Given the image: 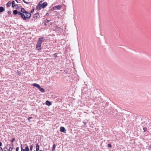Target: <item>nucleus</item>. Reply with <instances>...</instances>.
<instances>
[{
	"label": "nucleus",
	"instance_id": "nucleus-15",
	"mask_svg": "<svg viewBox=\"0 0 151 151\" xmlns=\"http://www.w3.org/2000/svg\"><path fill=\"white\" fill-rule=\"evenodd\" d=\"M13 13L14 15H16L18 14V12L17 10H14L13 11Z\"/></svg>",
	"mask_w": 151,
	"mask_h": 151
},
{
	"label": "nucleus",
	"instance_id": "nucleus-36",
	"mask_svg": "<svg viewBox=\"0 0 151 151\" xmlns=\"http://www.w3.org/2000/svg\"><path fill=\"white\" fill-rule=\"evenodd\" d=\"M2 145V143L1 142H0V147Z\"/></svg>",
	"mask_w": 151,
	"mask_h": 151
},
{
	"label": "nucleus",
	"instance_id": "nucleus-10",
	"mask_svg": "<svg viewBox=\"0 0 151 151\" xmlns=\"http://www.w3.org/2000/svg\"><path fill=\"white\" fill-rule=\"evenodd\" d=\"M21 12L24 13L25 14L26 13H27V12L26 11L24 8H22L21 9Z\"/></svg>",
	"mask_w": 151,
	"mask_h": 151
},
{
	"label": "nucleus",
	"instance_id": "nucleus-23",
	"mask_svg": "<svg viewBox=\"0 0 151 151\" xmlns=\"http://www.w3.org/2000/svg\"><path fill=\"white\" fill-rule=\"evenodd\" d=\"M22 0L23 1V2L25 4H29L30 3V2H26L24 0Z\"/></svg>",
	"mask_w": 151,
	"mask_h": 151
},
{
	"label": "nucleus",
	"instance_id": "nucleus-30",
	"mask_svg": "<svg viewBox=\"0 0 151 151\" xmlns=\"http://www.w3.org/2000/svg\"><path fill=\"white\" fill-rule=\"evenodd\" d=\"M19 150V147H18L16 148V151H18Z\"/></svg>",
	"mask_w": 151,
	"mask_h": 151
},
{
	"label": "nucleus",
	"instance_id": "nucleus-24",
	"mask_svg": "<svg viewBox=\"0 0 151 151\" xmlns=\"http://www.w3.org/2000/svg\"><path fill=\"white\" fill-rule=\"evenodd\" d=\"M143 129L144 130V132H145L146 131V130H147V128L144 127L143 128Z\"/></svg>",
	"mask_w": 151,
	"mask_h": 151
},
{
	"label": "nucleus",
	"instance_id": "nucleus-41",
	"mask_svg": "<svg viewBox=\"0 0 151 151\" xmlns=\"http://www.w3.org/2000/svg\"><path fill=\"white\" fill-rule=\"evenodd\" d=\"M16 1H17V2H18L17 1V0H16Z\"/></svg>",
	"mask_w": 151,
	"mask_h": 151
},
{
	"label": "nucleus",
	"instance_id": "nucleus-37",
	"mask_svg": "<svg viewBox=\"0 0 151 151\" xmlns=\"http://www.w3.org/2000/svg\"><path fill=\"white\" fill-rule=\"evenodd\" d=\"M83 123H84V124L85 125H86V123L85 122H83Z\"/></svg>",
	"mask_w": 151,
	"mask_h": 151
},
{
	"label": "nucleus",
	"instance_id": "nucleus-20",
	"mask_svg": "<svg viewBox=\"0 0 151 151\" xmlns=\"http://www.w3.org/2000/svg\"><path fill=\"white\" fill-rule=\"evenodd\" d=\"M33 146L32 145H31L30 146V150L31 151H32Z\"/></svg>",
	"mask_w": 151,
	"mask_h": 151
},
{
	"label": "nucleus",
	"instance_id": "nucleus-27",
	"mask_svg": "<svg viewBox=\"0 0 151 151\" xmlns=\"http://www.w3.org/2000/svg\"><path fill=\"white\" fill-rule=\"evenodd\" d=\"M22 13H21V12H18V13L17 14H18L19 15H20Z\"/></svg>",
	"mask_w": 151,
	"mask_h": 151
},
{
	"label": "nucleus",
	"instance_id": "nucleus-8",
	"mask_svg": "<svg viewBox=\"0 0 151 151\" xmlns=\"http://www.w3.org/2000/svg\"><path fill=\"white\" fill-rule=\"evenodd\" d=\"M20 16L24 20H26V18L25 14H24L23 13H22Z\"/></svg>",
	"mask_w": 151,
	"mask_h": 151
},
{
	"label": "nucleus",
	"instance_id": "nucleus-2",
	"mask_svg": "<svg viewBox=\"0 0 151 151\" xmlns=\"http://www.w3.org/2000/svg\"><path fill=\"white\" fill-rule=\"evenodd\" d=\"M33 86L34 87H37L38 88L40 91L42 92L43 93L45 92L44 89L40 87V85L39 84H37L36 83H34L33 84Z\"/></svg>",
	"mask_w": 151,
	"mask_h": 151
},
{
	"label": "nucleus",
	"instance_id": "nucleus-4",
	"mask_svg": "<svg viewBox=\"0 0 151 151\" xmlns=\"http://www.w3.org/2000/svg\"><path fill=\"white\" fill-rule=\"evenodd\" d=\"M25 15V16H26V19H29L31 16V13L29 12H27V13H26Z\"/></svg>",
	"mask_w": 151,
	"mask_h": 151
},
{
	"label": "nucleus",
	"instance_id": "nucleus-28",
	"mask_svg": "<svg viewBox=\"0 0 151 151\" xmlns=\"http://www.w3.org/2000/svg\"><path fill=\"white\" fill-rule=\"evenodd\" d=\"M108 145V147H111V146H112L111 145V144H109Z\"/></svg>",
	"mask_w": 151,
	"mask_h": 151
},
{
	"label": "nucleus",
	"instance_id": "nucleus-7",
	"mask_svg": "<svg viewBox=\"0 0 151 151\" xmlns=\"http://www.w3.org/2000/svg\"><path fill=\"white\" fill-rule=\"evenodd\" d=\"M60 131L61 132H63L64 133H65L66 132V130L65 129V128L63 127H61L60 128Z\"/></svg>",
	"mask_w": 151,
	"mask_h": 151
},
{
	"label": "nucleus",
	"instance_id": "nucleus-19",
	"mask_svg": "<svg viewBox=\"0 0 151 151\" xmlns=\"http://www.w3.org/2000/svg\"><path fill=\"white\" fill-rule=\"evenodd\" d=\"M25 151H29V149L28 146H27L25 147Z\"/></svg>",
	"mask_w": 151,
	"mask_h": 151
},
{
	"label": "nucleus",
	"instance_id": "nucleus-33",
	"mask_svg": "<svg viewBox=\"0 0 151 151\" xmlns=\"http://www.w3.org/2000/svg\"><path fill=\"white\" fill-rule=\"evenodd\" d=\"M3 149L1 147H0V151H3Z\"/></svg>",
	"mask_w": 151,
	"mask_h": 151
},
{
	"label": "nucleus",
	"instance_id": "nucleus-9",
	"mask_svg": "<svg viewBox=\"0 0 151 151\" xmlns=\"http://www.w3.org/2000/svg\"><path fill=\"white\" fill-rule=\"evenodd\" d=\"M38 15V14H35L33 17V20H35L37 19Z\"/></svg>",
	"mask_w": 151,
	"mask_h": 151
},
{
	"label": "nucleus",
	"instance_id": "nucleus-22",
	"mask_svg": "<svg viewBox=\"0 0 151 151\" xmlns=\"http://www.w3.org/2000/svg\"><path fill=\"white\" fill-rule=\"evenodd\" d=\"M14 140H15V139L13 138L11 140L10 142L11 143H13Z\"/></svg>",
	"mask_w": 151,
	"mask_h": 151
},
{
	"label": "nucleus",
	"instance_id": "nucleus-35",
	"mask_svg": "<svg viewBox=\"0 0 151 151\" xmlns=\"http://www.w3.org/2000/svg\"><path fill=\"white\" fill-rule=\"evenodd\" d=\"M13 147H14L13 145V144H12V145L11 146V147L13 148Z\"/></svg>",
	"mask_w": 151,
	"mask_h": 151
},
{
	"label": "nucleus",
	"instance_id": "nucleus-26",
	"mask_svg": "<svg viewBox=\"0 0 151 151\" xmlns=\"http://www.w3.org/2000/svg\"><path fill=\"white\" fill-rule=\"evenodd\" d=\"M32 117H29L28 119V120L29 121V122H30V120L31 119H32Z\"/></svg>",
	"mask_w": 151,
	"mask_h": 151
},
{
	"label": "nucleus",
	"instance_id": "nucleus-25",
	"mask_svg": "<svg viewBox=\"0 0 151 151\" xmlns=\"http://www.w3.org/2000/svg\"><path fill=\"white\" fill-rule=\"evenodd\" d=\"M13 149V148L11 147H10L9 148V151H12Z\"/></svg>",
	"mask_w": 151,
	"mask_h": 151
},
{
	"label": "nucleus",
	"instance_id": "nucleus-14",
	"mask_svg": "<svg viewBox=\"0 0 151 151\" xmlns=\"http://www.w3.org/2000/svg\"><path fill=\"white\" fill-rule=\"evenodd\" d=\"M39 145L38 143L36 144V151H38L39 150Z\"/></svg>",
	"mask_w": 151,
	"mask_h": 151
},
{
	"label": "nucleus",
	"instance_id": "nucleus-13",
	"mask_svg": "<svg viewBox=\"0 0 151 151\" xmlns=\"http://www.w3.org/2000/svg\"><path fill=\"white\" fill-rule=\"evenodd\" d=\"M15 2L14 1H12V7H15V6H17V4H15Z\"/></svg>",
	"mask_w": 151,
	"mask_h": 151
},
{
	"label": "nucleus",
	"instance_id": "nucleus-34",
	"mask_svg": "<svg viewBox=\"0 0 151 151\" xmlns=\"http://www.w3.org/2000/svg\"><path fill=\"white\" fill-rule=\"evenodd\" d=\"M34 9H32L31 11V13H32L34 11Z\"/></svg>",
	"mask_w": 151,
	"mask_h": 151
},
{
	"label": "nucleus",
	"instance_id": "nucleus-5",
	"mask_svg": "<svg viewBox=\"0 0 151 151\" xmlns=\"http://www.w3.org/2000/svg\"><path fill=\"white\" fill-rule=\"evenodd\" d=\"M61 7V6L60 5H57L53 7V9L54 10H55L56 9L58 10H60Z\"/></svg>",
	"mask_w": 151,
	"mask_h": 151
},
{
	"label": "nucleus",
	"instance_id": "nucleus-17",
	"mask_svg": "<svg viewBox=\"0 0 151 151\" xmlns=\"http://www.w3.org/2000/svg\"><path fill=\"white\" fill-rule=\"evenodd\" d=\"M61 29V28H60L58 26H56L55 30H58V31H60Z\"/></svg>",
	"mask_w": 151,
	"mask_h": 151
},
{
	"label": "nucleus",
	"instance_id": "nucleus-38",
	"mask_svg": "<svg viewBox=\"0 0 151 151\" xmlns=\"http://www.w3.org/2000/svg\"><path fill=\"white\" fill-rule=\"evenodd\" d=\"M47 22H49V20H47Z\"/></svg>",
	"mask_w": 151,
	"mask_h": 151
},
{
	"label": "nucleus",
	"instance_id": "nucleus-39",
	"mask_svg": "<svg viewBox=\"0 0 151 151\" xmlns=\"http://www.w3.org/2000/svg\"><path fill=\"white\" fill-rule=\"evenodd\" d=\"M39 151H42L41 150H40Z\"/></svg>",
	"mask_w": 151,
	"mask_h": 151
},
{
	"label": "nucleus",
	"instance_id": "nucleus-16",
	"mask_svg": "<svg viewBox=\"0 0 151 151\" xmlns=\"http://www.w3.org/2000/svg\"><path fill=\"white\" fill-rule=\"evenodd\" d=\"M11 4V1H9L8 2V3H7V4L6 5V6L7 7H9L10 6Z\"/></svg>",
	"mask_w": 151,
	"mask_h": 151
},
{
	"label": "nucleus",
	"instance_id": "nucleus-32",
	"mask_svg": "<svg viewBox=\"0 0 151 151\" xmlns=\"http://www.w3.org/2000/svg\"><path fill=\"white\" fill-rule=\"evenodd\" d=\"M57 56V55H56V54H54V57L56 58Z\"/></svg>",
	"mask_w": 151,
	"mask_h": 151
},
{
	"label": "nucleus",
	"instance_id": "nucleus-40",
	"mask_svg": "<svg viewBox=\"0 0 151 151\" xmlns=\"http://www.w3.org/2000/svg\"><path fill=\"white\" fill-rule=\"evenodd\" d=\"M16 1H17V2H18L17 1V0H16Z\"/></svg>",
	"mask_w": 151,
	"mask_h": 151
},
{
	"label": "nucleus",
	"instance_id": "nucleus-1",
	"mask_svg": "<svg viewBox=\"0 0 151 151\" xmlns=\"http://www.w3.org/2000/svg\"><path fill=\"white\" fill-rule=\"evenodd\" d=\"M41 2V1L39 2L38 6V7H37V9H38V7H39V9L40 10L41 9V7L42 6L43 8H44L47 5V3L46 2H44L42 4H40V3Z\"/></svg>",
	"mask_w": 151,
	"mask_h": 151
},
{
	"label": "nucleus",
	"instance_id": "nucleus-21",
	"mask_svg": "<svg viewBox=\"0 0 151 151\" xmlns=\"http://www.w3.org/2000/svg\"><path fill=\"white\" fill-rule=\"evenodd\" d=\"M21 151H25L24 149H22V144L21 145Z\"/></svg>",
	"mask_w": 151,
	"mask_h": 151
},
{
	"label": "nucleus",
	"instance_id": "nucleus-11",
	"mask_svg": "<svg viewBox=\"0 0 151 151\" xmlns=\"http://www.w3.org/2000/svg\"><path fill=\"white\" fill-rule=\"evenodd\" d=\"M46 104L47 106H50L51 105V103L50 101H46Z\"/></svg>",
	"mask_w": 151,
	"mask_h": 151
},
{
	"label": "nucleus",
	"instance_id": "nucleus-29",
	"mask_svg": "<svg viewBox=\"0 0 151 151\" xmlns=\"http://www.w3.org/2000/svg\"><path fill=\"white\" fill-rule=\"evenodd\" d=\"M7 13L9 14H10L11 13H12V12L11 11H8Z\"/></svg>",
	"mask_w": 151,
	"mask_h": 151
},
{
	"label": "nucleus",
	"instance_id": "nucleus-6",
	"mask_svg": "<svg viewBox=\"0 0 151 151\" xmlns=\"http://www.w3.org/2000/svg\"><path fill=\"white\" fill-rule=\"evenodd\" d=\"M36 48L38 50H40L41 49V45L37 43L36 45Z\"/></svg>",
	"mask_w": 151,
	"mask_h": 151
},
{
	"label": "nucleus",
	"instance_id": "nucleus-3",
	"mask_svg": "<svg viewBox=\"0 0 151 151\" xmlns=\"http://www.w3.org/2000/svg\"><path fill=\"white\" fill-rule=\"evenodd\" d=\"M43 37L40 38L38 39V40L37 42V43L41 45L42 43L43 42Z\"/></svg>",
	"mask_w": 151,
	"mask_h": 151
},
{
	"label": "nucleus",
	"instance_id": "nucleus-18",
	"mask_svg": "<svg viewBox=\"0 0 151 151\" xmlns=\"http://www.w3.org/2000/svg\"><path fill=\"white\" fill-rule=\"evenodd\" d=\"M56 147V145L55 144H54L53 145L52 148V151H53L55 149V148Z\"/></svg>",
	"mask_w": 151,
	"mask_h": 151
},
{
	"label": "nucleus",
	"instance_id": "nucleus-12",
	"mask_svg": "<svg viewBox=\"0 0 151 151\" xmlns=\"http://www.w3.org/2000/svg\"><path fill=\"white\" fill-rule=\"evenodd\" d=\"M5 10V9L2 6L0 7V12H2Z\"/></svg>",
	"mask_w": 151,
	"mask_h": 151
},
{
	"label": "nucleus",
	"instance_id": "nucleus-31",
	"mask_svg": "<svg viewBox=\"0 0 151 151\" xmlns=\"http://www.w3.org/2000/svg\"><path fill=\"white\" fill-rule=\"evenodd\" d=\"M15 7H16V9H18V8H19V7L18 6V4H17V6H15Z\"/></svg>",
	"mask_w": 151,
	"mask_h": 151
},
{
	"label": "nucleus",
	"instance_id": "nucleus-42",
	"mask_svg": "<svg viewBox=\"0 0 151 151\" xmlns=\"http://www.w3.org/2000/svg\"><path fill=\"white\" fill-rule=\"evenodd\" d=\"M4 151H6V150H4Z\"/></svg>",
	"mask_w": 151,
	"mask_h": 151
}]
</instances>
